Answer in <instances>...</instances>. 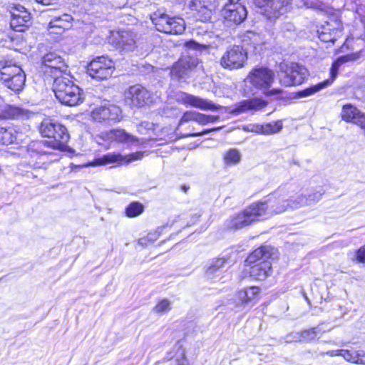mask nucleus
Returning <instances> with one entry per match:
<instances>
[{"label":"nucleus","mask_w":365,"mask_h":365,"mask_svg":"<svg viewBox=\"0 0 365 365\" xmlns=\"http://www.w3.org/2000/svg\"><path fill=\"white\" fill-rule=\"evenodd\" d=\"M40 133L49 140L31 142L28 146V153L31 158L39 157L43 160H53L51 150H63L66 148L70 135L67 128L51 120H44L40 126Z\"/></svg>","instance_id":"obj_1"},{"label":"nucleus","mask_w":365,"mask_h":365,"mask_svg":"<svg viewBox=\"0 0 365 365\" xmlns=\"http://www.w3.org/2000/svg\"><path fill=\"white\" fill-rule=\"evenodd\" d=\"M274 249L263 245L255 250L247 258L246 263L250 267L249 273L256 280H264L270 274L272 264L269 261L274 255Z\"/></svg>","instance_id":"obj_2"},{"label":"nucleus","mask_w":365,"mask_h":365,"mask_svg":"<svg viewBox=\"0 0 365 365\" xmlns=\"http://www.w3.org/2000/svg\"><path fill=\"white\" fill-rule=\"evenodd\" d=\"M274 73L267 67H256L247 77L253 89L261 92L266 97L278 96L283 93L281 88H271L274 81Z\"/></svg>","instance_id":"obj_3"},{"label":"nucleus","mask_w":365,"mask_h":365,"mask_svg":"<svg viewBox=\"0 0 365 365\" xmlns=\"http://www.w3.org/2000/svg\"><path fill=\"white\" fill-rule=\"evenodd\" d=\"M53 91L59 102L66 106H75L83 102L80 88L66 77H56Z\"/></svg>","instance_id":"obj_4"},{"label":"nucleus","mask_w":365,"mask_h":365,"mask_svg":"<svg viewBox=\"0 0 365 365\" xmlns=\"http://www.w3.org/2000/svg\"><path fill=\"white\" fill-rule=\"evenodd\" d=\"M0 80L2 83L14 92L23 89L26 74L22 68L11 61H1Z\"/></svg>","instance_id":"obj_5"},{"label":"nucleus","mask_w":365,"mask_h":365,"mask_svg":"<svg viewBox=\"0 0 365 365\" xmlns=\"http://www.w3.org/2000/svg\"><path fill=\"white\" fill-rule=\"evenodd\" d=\"M279 81L281 85L284 86H297L302 84L308 76L306 68L297 63L288 64L282 62L279 65Z\"/></svg>","instance_id":"obj_6"},{"label":"nucleus","mask_w":365,"mask_h":365,"mask_svg":"<svg viewBox=\"0 0 365 365\" xmlns=\"http://www.w3.org/2000/svg\"><path fill=\"white\" fill-rule=\"evenodd\" d=\"M247 60V52L242 46H230L227 48L220 58V66L227 70L239 69L244 67Z\"/></svg>","instance_id":"obj_7"},{"label":"nucleus","mask_w":365,"mask_h":365,"mask_svg":"<svg viewBox=\"0 0 365 365\" xmlns=\"http://www.w3.org/2000/svg\"><path fill=\"white\" fill-rule=\"evenodd\" d=\"M292 0H255L259 12L269 20L279 18L290 8Z\"/></svg>","instance_id":"obj_8"},{"label":"nucleus","mask_w":365,"mask_h":365,"mask_svg":"<svg viewBox=\"0 0 365 365\" xmlns=\"http://www.w3.org/2000/svg\"><path fill=\"white\" fill-rule=\"evenodd\" d=\"M114 71V62L107 56H98L87 67V73L93 79L102 81L111 76Z\"/></svg>","instance_id":"obj_9"},{"label":"nucleus","mask_w":365,"mask_h":365,"mask_svg":"<svg viewBox=\"0 0 365 365\" xmlns=\"http://www.w3.org/2000/svg\"><path fill=\"white\" fill-rule=\"evenodd\" d=\"M321 41L334 43L336 37L341 32V22L337 19L334 14L327 16V13L321 8Z\"/></svg>","instance_id":"obj_10"},{"label":"nucleus","mask_w":365,"mask_h":365,"mask_svg":"<svg viewBox=\"0 0 365 365\" xmlns=\"http://www.w3.org/2000/svg\"><path fill=\"white\" fill-rule=\"evenodd\" d=\"M127 101H130L133 106L140 108L145 106H150L154 103L153 93L140 85L130 86L125 93Z\"/></svg>","instance_id":"obj_11"},{"label":"nucleus","mask_w":365,"mask_h":365,"mask_svg":"<svg viewBox=\"0 0 365 365\" xmlns=\"http://www.w3.org/2000/svg\"><path fill=\"white\" fill-rule=\"evenodd\" d=\"M240 0H228L225 5L222 15L225 19L235 25L240 24L247 18V11Z\"/></svg>","instance_id":"obj_12"},{"label":"nucleus","mask_w":365,"mask_h":365,"mask_svg":"<svg viewBox=\"0 0 365 365\" xmlns=\"http://www.w3.org/2000/svg\"><path fill=\"white\" fill-rule=\"evenodd\" d=\"M143 153L136 152L129 155H123L120 153H109L98 158L91 163V165H101L110 163H117L119 165H128L134 160L142 159Z\"/></svg>","instance_id":"obj_13"},{"label":"nucleus","mask_w":365,"mask_h":365,"mask_svg":"<svg viewBox=\"0 0 365 365\" xmlns=\"http://www.w3.org/2000/svg\"><path fill=\"white\" fill-rule=\"evenodd\" d=\"M10 26L16 31H24L31 24L30 14L22 6H16L11 12Z\"/></svg>","instance_id":"obj_14"},{"label":"nucleus","mask_w":365,"mask_h":365,"mask_svg":"<svg viewBox=\"0 0 365 365\" xmlns=\"http://www.w3.org/2000/svg\"><path fill=\"white\" fill-rule=\"evenodd\" d=\"M109 139L115 140L119 143L125 144L129 146L139 145L145 143L148 138L136 137L122 128H117L110 130L107 133Z\"/></svg>","instance_id":"obj_15"},{"label":"nucleus","mask_w":365,"mask_h":365,"mask_svg":"<svg viewBox=\"0 0 365 365\" xmlns=\"http://www.w3.org/2000/svg\"><path fill=\"white\" fill-rule=\"evenodd\" d=\"M42 63L50 69V71H46V72H50L53 76L65 72L67 68L64 59L56 52H49L44 55Z\"/></svg>","instance_id":"obj_16"},{"label":"nucleus","mask_w":365,"mask_h":365,"mask_svg":"<svg viewBox=\"0 0 365 365\" xmlns=\"http://www.w3.org/2000/svg\"><path fill=\"white\" fill-rule=\"evenodd\" d=\"M198 64V59L192 56H183L179 59L172 67L170 75L173 78L180 79L187 74L191 69Z\"/></svg>","instance_id":"obj_17"},{"label":"nucleus","mask_w":365,"mask_h":365,"mask_svg":"<svg viewBox=\"0 0 365 365\" xmlns=\"http://www.w3.org/2000/svg\"><path fill=\"white\" fill-rule=\"evenodd\" d=\"M93 118L98 121H118L121 118V109L115 105L101 106L93 112Z\"/></svg>","instance_id":"obj_18"},{"label":"nucleus","mask_w":365,"mask_h":365,"mask_svg":"<svg viewBox=\"0 0 365 365\" xmlns=\"http://www.w3.org/2000/svg\"><path fill=\"white\" fill-rule=\"evenodd\" d=\"M116 46L123 51H133L136 47V34L127 30L119 31L116 38Z\"/></svg>","instance_id":"obj_19"},{"label":"nucleus","mask_w":365,"mask_h":365,"mask_svg":"<svg viewBox=\"0 0 365 365\" xmlns=\"http://www.w3.org/2000/svg\"><path fill=\"white\" fill-rule=\"evenodd\" d=\"M267 105V102L266 101L258 98H254L240 102L231 113L237 115L247 110H257L266 107Z\"/></svg>","instance_id":"obj_20"},{"label":"nucleus","mask_w":365,"mask_h":365,"mask_svg":"<svg viewBox=\"0 0 365 365\" xmlns=\"http://www.w3.org/2000/svg\"><path fill=\"white\" fill-rule=\"evenodd\" d=\"M331 356H341L349 362L365 365V351L363 350H335L331 352Z\"/></svg>","instance_id":"obj_21"},{"label":"nucleus","mask_w":365,"mask_h":365,"mask_svg":"<svg viewBox=\"0 0 365 365\" xmlns=\"http://www.w3.org/2000/svg\"><path fill=\"white\" fill-rule=\"evenodd\" d=\"M282 128V121L277 120L264 125H248L244 128V130L260 134L269 135L280 131Z\"/></svg>","instance_id":"obj_22"},{"label":"nucleus","mask_w":365,"mask_h":365,"mask_svg":"<svg viewBox=\"0 0 365 365\" xmlns=\"http://www.w3.org/2000/svg\"><path fill=\"white\" fill-rule=\"evenodd\" d=\"M358 58V54L356 53H352V54H348L345 56H342L339 57L333 64L330 69V78L327 80H325L322 82H321V89L328 86L330 85L334 78L336 77L338 74V69L339 67L342 65L343 63L348 62V61H352Z\"/></svg>","instance_id":"obj_23"},{"label":"nucleus","mask_w":365,"mask_h":365,"mask_svg":"<svg viewBox=\"0 0 365 365\" xmlns=\"http://www.w3.org/2000/svg\"><path fill=\"white\" fill-rule=\"evenodd\" d=\"M73 20V17L68 14H63L60 16H55L49 21L48 29L50 30L58 29L59 31H51V32L60 34L71 26Z\"/></svg>","instance_id":"obj_24"},{"label":"nucleus","mask_w":365,"mask_h":365,"mask_svg":"<svg viewBox=\"0 0 365 365\" xmlns=\"http://www.w3.org/2000/svg\"><path fill=\"white\" fill-rule=\"evenodd\" d=\"M172 18L160 10L150 14V19L156 29L166 34L168 31H172L170 29V26H169V22L172 20Z\"/></svg>","instance_id":"obj_25"},{"label":"nucleus","mask_w":365,"mask_h":365,"mask_svg":"<svg viewBox=\"0 0 365 365\" xmlns=\"http://www.w3.org/2000/svg\"><path fill=\"white\" fill-rule=\"evenodd\" d=\"M341 115L344 120L357 125L358 120H361V118L365 116L356 107L351 104H346L343 106Z\"/></svg>","instance_id":"obj_26"},{"label":"nucleus","mask_w":365,"mask_h":365,"mask_svg":"<svg viewBox=\"0 0 365 365\" xmlns=\"http://www.w3.org/2000/svg\"><path fill=\"white\" fill-rule=\"evenodd\" d=\"M227 257H217L211 259L205 267V274L208 279H212L215 274L220 272V269L222 268L226 262H227Z\"/></svg>","instance_id":"obj_27"},{"label":"nucleus","mask_w":365,"mask_h":365,"mask_svg":"<svg viewBox=\"0 0 365 365\" xmlns=\"http://www.w3.org/2000/svg\"><path fill=\"white\" fill-rule=\"evenodd\" d=\"M252 223L250 218L245 210L243 212L231 217L227 220V227L229 229L237 230L245 227Z\"/></svg>","instance_id":"obj_28"},{"label":"nucleus","mask_w":365,"mask_h":365,"mask_svg":"<svg viewBox=\"0 0 365 365\" xmlns=\"http://www.w3.org/2000/svg\"><path fill=\"white\" fill-rule=\"evenodd\" d=\"M267 208L268 206L266 202H260L251 205L245 210L251 222H253L265 215Z\"/></svg>","instance_id":"obj_29"},{"label":"nucleus","mask_w":365,"mask_h":365,"mask_svg":"<svg viewBox=\"0 0 365 365\" xmlns=\"http://www.w3.org/2000/svg\"><path fill=\"white\" fill-rule=\"evenodd\" d=\"M22 140L21 135L13 129L0 128V144L10 145Z\"/></svg>","instance_id":"obj_30"},{"label":"nucleus","mask_w":365,"mask_h":365,"mask_svg":"<svg viewBox=\"0 0 365 365\" xmlns=\"http://www.w3.org/2000/svg\"><path fill=\"white\" fill-rule=\"evenodd\" d=\"M189 105L192 107L204 110H217L221 108L220 106L215 104L211 101L193 95L191 96Z\"/></svg>","instance_id":"obj_31"},{"label":"nucleus","mask_w":365,"mask_h":365,"mask_svg":"<svg viewBox=\"0 0 365 365\" xmlns=\"http://www.w3.org/2000/svg\"><path fill=\"white\" fill-rule=\"evenodd\" d=\"M169 26L172 31H168L167 34H181L185 29V23L184 19L178 17H173L169 22Z\"/></svg>","instance_id":"obj_32"},{"label":"nucleus","mask_w":365,"mask_h":365,"mask_svg":"<svg viewBox=\"0 0 365 365\" xmlns=\"http://www.w3.org/2000/svg\"><path fill=\"white\" fill-rule=\"evenodd\" d=\"M241 159V155L237 149H230L223 156L224 164L226 166H232L237 164Z\"/></svg>","instance_id":"obj_33"},{"label":"nucleus","mask_w":365,"mask_h":365,"mask_svg":"<svg viewBox=\"0 0 365 365\" xmlns=\"http://www.w3.org/2000/svg\"><path fill=\"white\" fill-rule=\"evenodd\" d=\"M26 114V111L19 107L8 106L4 110V117L9 118H19L24 117Z\"/></svg>","instance_id":"obj_34"},{"label":"nucleus","mask_w":365,"mask_h":365,"mask_svg":"<svg viewBox=\"0 0 365 365\" xmlns=\"http://www.w3.org/2000/svg\"><path fill=\"white\" fill-rule=\"evenodd\" d=\"M144 210L143 205L138 202L130 203L125 209L126 215L129 217H135L140 215Z\"/></svg>","instance_id":"obj_35"},{"label":"nucleus","mask_w":365,"mask_h":365,"mask_svg":"<svg viewBox=\"0 0 365 365\" xmlns=\"http://www.w3.org/2000/svg\"><path fill=\"white\" fill-rule=\"evenodd\" d=\"M288 201L289 203H287V206H290L292 210L309 205L308 198L303 195L297 196L294 200L291 199Z\"/></svg>","instance_id":"obj_36"},{"label":"nucleus","mask_w":365,"mask_h":365,"mask_svg":"<svg viewBox=\"0 0 365 365\" xmlns=\"http://www.w3.org/2000/svg\"><path fill=\"white\" fill-rule=\"evenodd\" d=\"M153 130V124L148 122L144 121L140 123L138 125V132L141 135H148V137H145V138H148V141L151 138L149 133L150 131H152Z\"/></svg>","instance_id":"obj_37"},{"label":"nucleus","mask_w":365,"mask_h":365,"mask_svg":"<svg viewBox=\"0 0 365 365\" xmlns=\"http://www.w3.org/2000/svg\"><path fill=\"white\" fill-rule=\"evenodd\" d=\"M287 203H289L287 200H278L276 205L272 206V212L276 214H279L287 211V210L290 209V206H287Z\"/></svg>","instance_id":"obj_38"},{"label":"nucleus","mask_w":365,"mask_h":365,"mask_svg":"<svg viewBox=\"0 0 365 365\" xmlns=\"http://www.w3.org/2000/svg\"><path fill=\"white\" fill-rule=\"evenodd\" d=\"M170 302L167 299L160 301L154 307V310L157 313H165L170 310Z\"/></svg>","instance_id":"obj_39"},{"label":"nucleus","mask_w":365,"mask_h":365,"mask_svg":"<svg viewBox=\"0 0 365 365\" xmlns=\"http://www.w3.org/2000/svg\"><path fill=\"white\" fill-rule=\"evenodd\" d=\"M302 341L307 342L317 337V328H312L310 329H307L301 332Z\"/></svg>","instance_id":"obj_40"},{"label":"nucleus","mask_w":365,"mask_h":365,"mask_svg":"<svg viewBox=\"0 0 365 365\" xmlns=\"http://www.w3.org/2000/svg\"><path fill=\"white\" fill-rule=\"evenodd\" d=\"M197 113L198 112L195 110L185 111L179 121V125H181L184 123H187L191 120L195 121V118H197Z\"/></svg>","instance_id":"obj_41"},{"label":"nucleus","mask_w":365,"mask_h":365,"mask_svg":"<svg viewBox=\"0 0 365 365\" xmlns=\"http://www.w3.org/2000/svg\"><path fill=\"white\" fill-rule=\"evenodd\" d=\"M352 260H356L359 263H365V245L355 252L354 258Z\"/></svg>","instance_id":"obj_42"},{"label":"nucleus","mask_w":365,"mask_h":365,"mask_svg":"<svg viewBox=\"0 0 365 365\" xmlns=\"http://www.w3.org/2000/svg\"><path fill=\"white\" fill-rule=\"evenodd\" d=\"M319 91V83L316 84L314 86L306 88L303 91H301L298 93L299 97H306L309 96L316 92Z\"/></svg>","instance_id":"obj_43"},{"label":"nucleus","mask_w":365,"mask_h":365,"mask_svg":"<svg viewBox=\"0 0 365 365\" xmlns=\"http://www.w3.org/2000/svg\"><path fill=\"white\" fill-rule=\"evenodd\" d=\"M191 96V94L182 92L177 95L176 100L180 103L189 105Z\"/></svg>","instance_id":"obj_44"},{"label":"nucleus","mask_w":365,"mask_h":365,"mask_svg":"<svg viewBox=\"0 0 365 365\" xmlns=\"http://www.w3.org/2000/svg\"><path fill=\"white\" fill-rule=\"evenodd\" d=\"M286 341L288 343L302 341L301 332H293L286 336Z\"/></svg>","instance_id":"obj_45"},{"label":"nucleus","mask_w":365,"mask_h":365,"mask_svg":"<svg viewBox=\"0 0 365 365\" xmlns=\"http://www.w3.org/2000/svg\"><path fill=\"white\" fill-rule=\"evenodd\" d=\"M246 289L240 290L237 294V298L242 304H247L250 302Z\"/></svg>","instance_id":"obj_46"},{"label":"nucleus","mask_w":365,"mask_h":365,"mask_svg":"<svg viewBox=\"0 0 365 365\" xmlns=\"http://www.w3.org/2000/svg\"><path fill=\"white\" fill-rule=\"evenodd\" d=\"M220 129H221V127L214 128H211V129L205 130H203L202 132L185 134V135H183V137H197V136H201V135H203L207 134L208 133H210L212 131L219 130Z\"/></svg>","instance_id":"obj_47"},{"label":"nucleus","mask_w":365,"mask_h":365,"mask_svg":"<svg viewBox=\"0 0 365 365\" xmlns=\"http://www.w3.org/2000/svg\"><path fill=\"white\" fill-rule=\"evenodd\" d=\"M246 292L248 294H247L248 299H249L250 302H251L255 297V296H257L258 294L259 289L256 287H251L246 289Z\"/></svg>","instance_id":"obj_48"},{"label":"nucleus","mask_w":365,"mask_h":365,"mask_svg":"<svg viewBox=\"0 0 365 365\" xmlns=\"http://www.w3.org/2000/svg\"><path fill=\"white\" fill-rule=\"evenodd\" d=\"M195 122L199 123L200 125H205L208 124L207 123V115L197 113V118H195Z\"/></svg>","instance_id":"obj_49"},{"label":"nucleus","mask_w":365,"mask_h":365,"mask_svg":"<svg viewBox=\"0 0 365 365\" xmlns=\"http://www.w3.org/2000/svg\"><path fill=\"white\" fill-rule=\"evenodd\" d=\"M158 234L157 232L148 234L146 238L150 243L154 242L158 238Z\"/></svg>","instance_id":"obj_50"},{"label":"nucleus","mask_w":365,"mask_h":365,"mask_svg":"<svg viewBox=\"0 0 365 365\" xmlns=\"http://www.w3.org/2000/svg\"><path fill=\"white\" fill-rule=\"evenodd\" d=\"M175 363V365H188L184 353H182V357L180 359H176Z\"/></svg>","instance_id":"obj_51"},{"label":"nucleus","mask_w":365,"mask_h":365,"mask_svg":"<svg viewBox=\"0 0 365 365\" xmlns=\"http://www.w3.org/2000/svg\"><path fill=\"white\" fill-rule=\"evenodd\" d=\"M37 2L43 5H50L56 2L57 0H36Z\"/></svg>","instance_id":"obj_52"},{"label":"nucleus","mask_w":365,"mask_h":365,"mask_svg":"<svg viewBox=\"0 0 365 365\" xmlns=\"http://www.w3.org/2000/svg\"><path fill=\"white\" fill-rule=\"evenodd\" d=\"M220 116L219 115H207V123H214L219 120Z\"/></svg>","instance_id":"obj_53"},{"label":"nucleus","mask_w":365,"mask_h":365,"mask_svg":"<svg viewBox=\"0 0 365 365\" xmlns=\"http://www.w3.org/2000/svg\"><path fill=\"white\" fill-rule=\"evenodd\" d=\"M358 126L360 127L364 131L365 135V116L361 118V120H358Z\"/></svg>","instance_id":"obj_54"},{"label":"nucleus","mask_w":365,"mask_h":365,"mask_svg":"<svg viewBox=\"0 0 365 365\" xmlns=\"http://www.w3.org/2000/svg\"><path fill=\"white\" fill-rule=\"evenodd\" d=\"M138 243L143 246H146L148 244H150L149 241H148L146 237H142L138 240Z\"/></svg>","instance_id":"obj_55"},{"label":"nucleus","mask_w":365,"mask_h":365,"mask_svg":"<svg viewBox=\"0 0 365 365\" xmlns=\"http://www.w3.org/2000/svg\"><path fill=\"white\" fill-rule=\"evenodd\" d=\"M181 190L186 192L188 189H190L189 186H186L185 185H183L180 187Z\"/></svg>","instance_id":"obj_56"},{"label":"nucleus","mask_w":365,"mask_h":365,"mask_svg":"<svg viewBox=\"0 0 365 365\" xmlns=\"http://www.w3.org/2000/svg\"><path fill=\"white\" fill-rule=\"evenodd\" d=\"M304 298L306 299V300L309 301L305 294H304ZM308 303H309V302H308Z\"/></svg>","instance_id":"obj_57"}]
</instances>
